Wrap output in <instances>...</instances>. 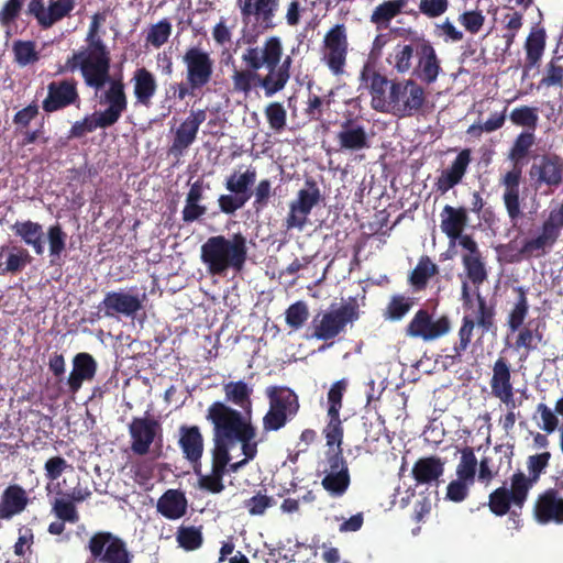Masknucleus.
I'll use <instances>...</instances> for the list:
<instances>
[{
	"instance_id": "57",
	"label": "nucleus",
	"mask_w": 563,
	"mask_h": 563,
	"mask_svg": "<svg viewBox=\"0 0 563 563\" xmlns=\"http://www.w3.org/2000/svg\"><path fill=\"white\" fill-rule=\"evenodd\" d=\"M110 128L102 118L97 113L86 115L81 121H76L69 131V137L80 139L87 133H90L97 129Z\"/></svg>"
},
{
	"instance_id": "27",
	"label": "nucleus",
	"mask_w": 563,
	"mask_h": 563,
	"mask_svg": "<svg viewBox=\"0 0 563 563\" xmlns=\"http://www.w3.org/2000/svg\"><path fill=\"white\" fill-rule=\"evenodd\" d=\"M489 385L492 395L505 404L507 409L516 408L511 383V367L506 357L499 356L495 361Z\"/></svg>"
},
{
	"instance_id": "44",
	"label": "nucleus",
	"mask_w": 563,
	"mask_h": 563,
	"mask_svg": "<svg viewBox=\"0 0 563 563\" xmlns=\"http://www.w3.org/2000/svg\"><path fill=\"white\" fill-rule=\"evenodd\" d=\"M12 229L15 235L20 236L26 245L31 246L36 255H42L44 253V232L40 223L31 220L23 222L18 221Z\"/></svg>"
},
{
	"instance_id": "49",
	"label": "nucleus",
	"mask_w": 563,
	"mask_h": 563,
	"mask_svg": "<svg viewBox=\"0 0 563 563\" xmlns=\"http://www.w3.org/2000/svg\"><path fill=\"white\" fill-rule=\"evenodd\" d=\"M526 68L530 69L538 65L545 48V32L538 30L531 32L525 43Z\"/></svg>"
},
{
	"instance_id": "10",
	"label": "nucleus",
	"mask_w": 563,
	"mask_h": 563,
	"mask_svg": "<svg viewBox=\"0 0 563 563\" xmlns=\"http://www.w3.org/2000/svg\"><path fill=\"white\" fill-rule=\"evenodd\" d=\"M560 234L545 221L542 222L538 234L525 239L521 247L515 252L511 243L501 245L500 249L509 263H518L522 260L540 258L545 256L558 242Z\"/></svg>"
},
{
	"instance_id": "23",
	"label": "nucleus",
	"mask_w": 563,
	"mask_h": 563,
	"mask_svg": "<svg viewBox=\"0 0 563 563\" xmlns=\"http://www.w3.org/2000/svg\"><path fill=\"white\" fill-rule=\"evenodd\" d=\"M99 104L106 106L102 111H96L109 125H114L128 110V96L122 79H112L108 88L99 96Z\"/></svg>"
},
{
	"instance_id": "42",
	"label": "nucleus",
	"mask_w": 563,
	"mask_h": 563,
	"mask_svg": "<svg viewBox=\"0 0 563 563\" xmlns=\"http://www.w3.org/2000/svg\"><path fill=\"white\" fill-rule=\"evenodd\" d=\"M31 261L29 252L19 246L0 247V272L1 275L16 274L21 272Z\"/></svg>"
},
{
	"instance_id": "26",
	"label": "nucleus",
	"mask_w": 563,
	"mask_h": 563,
	"mask_svg": "<svg viewBox=\"0 0 563 563\" xmlns=\"http://www.w3.org/2000/svg\"><path fill=\"white\" fill-rule=\"evenodd\" d=\"M533 517L540 525H563V497L555 488H548L538 495L533 505Z\"/></svg>"
},
{
	"instance_id": "21",
	"label": "nucleus",
	"mask_w": 563,
	"mask_h": 563,
	"mask_svg": "<svg viewBox=\"0 0 563 563\" xmlns=\"http://www.w3.org/2000/svg\"><path fill=\"white\" fill-rule=\"evenodd\" d=\"M142 307V301L137 295L124 291H108L102 301L97 306V312L92 313L91 321L102 317L115 318L119 314L133 317Z\"/></svg>"
},
{
	"instance_id": "14",
	"label": "nucleus",
	"mask_w": 563,
	"mask_h": 563,
	"mask_svg": "<svg viewBox=\"0 0 563 563\" xmlns=\"http://www.w3.org/2000/svg\"><path fill=\"white\" fill-rule=\"evenodd\" d=\"M321 485L333 498H340L346 494L351 485V474L343 450L327 453V468Z\"/></svg>"
},
{
	"instance_id": "43",
	"label": "nucleus",
	"mask_w": 563,
	"mask_h": 563,
	"mask_svg": "<svg viewBox=\"0 0 563 563\" xmlns=\"http://www.w3.org/2000/svg\"><path fill=\"white\" fill-rule=\"evenodd\" d=\"M534 143L536 137L531 132H521L516 137L508 154V158L512 163V168L509 172H519V174L522 175V167L527 163V158Z\"/></svg>"
},
{
	"instance_id": "12",
	"label": "nucleus",
	"mask_w": 563,
	"mask_h": 563,
	"mask_svg": "<svg viewBox=\"0 0 563 563\" xmlns=\"http://www.w3.org/2000/svg\"><path fill=\"white\" fill-rule=\"evenodd\" d=\"M321 191L317 181L308 178L305 187L297 192V197L289 203V212L285 220L288 230H302L307 222L311 210L320 202Z\"/></svg>"
},
{
	"instance_id": "16",
	"label": "nucleus",
	"mask_w": 563,
	"mask_h": 563,
	"mask_svg": "<svg viewBox=\"0 0 563 563\" xmlns=\"http://www.w3.org/2000/svg\"><path fill=\"white\" fill-rule=\"evenodd\" d=\"M77 0H49L45 5L44 0H30L26 14L33 16L42 30L51 29L63 19L70 16Z\"/></svg>"
},
{
	"instance_id": "11",
	"label": "nucleus",
	"mask_w": 563,
	"mask_h": 563,
	"mask_svg": "<svg viewBox=\"0 0 563 563\" xmlns=\"http://www.w3.org/2000/svg\"><path fill=\"white\" fill-rule=\"evenodd\" d=\"M87 549L91 556L100 563H132L133 554L126 543L109 531L93 533Z\"/></svg>"
},
{
	"instance_id": "8",
	"label": "nucleus",
	"mask_w": 563,
	"mask_h": 563,
	"mask_svg": "<svg viewBox=\"0 0 563 563\" xmlns=\"http://www.w3.org/2000/svg\"><path fill=\"white\" fill-rule=\"evenodd\" d=\"M110 56L101 38L91 40L88 55L81 65V76L87 87L101 90L110 78Z\"/></svg>"
},
{
	"instance_id": "7",
	"label": "nucleus",
	"mask_w": 563,
	"mask_h": 563,
	"mask_svg": "<svg viewBox=\"0 0 563 563\" xmlns=\"http://www.w3.org/2000/svg\"><path fill=\"white\" fill-rule=\"evenodd\" d=\"M360 318V307L354 298L312 320L313 336L318 340L329 341L338 336L346 327Z\"/></svg>"
},
{
	"instance_id": "13",
	"label": "nucleus",
	"mask_w": 563,
	"mask_h": 563,
	"mask_svg": "<svg viewBox=\"0 0 563 563\" xmlns=\"http://www.w3.org/2000/svg\"><path fill=\"white\" fill-rule=\"evenodd\" d=\"M451 328V320L446 314L434 320L427 309H419L406 325L405 333L409 338L430 342L446 335Z\"/></svg>"
},
{
	"instance_id": "25",
	"label": "nucleus",
	"mask_w": 563,
	"mask_h": 563,
	"mask_svg": "<svg viewBox=\"0 0 563 563\" xmlns=\"http://www.w3.org/2000/svg\"><path fill=\"white\" fill-rule=\"evenodd\" d=\"M411 34L412 36L408 43L399 42L386 57L387 64L397 74L404 75L412 71L417 57L424 43L426 37L423 35Z\"/></svg>"
},
{
	"instance_id": "35",
	"label": "nucleus",
	"mask_w": 563,
	"mask_h": 563,
	"mask_svg": "<svg viewBox=\"0 0 563 563\" xmlns=\"http://www.w3.org/2000/svg\"><path fill=\"white\" fill-rule=\"evenodd\" d=\"M336 142L341 151L358 152L369 147L364 126L352 120H346L341 124V129L336 133Z\"/></svg>"
},
{
	"instance_id": "52",
	"label": "nucleus",
	"mask_w": 563,
	"mask_h": 563,
	"mask_svg": "<svg viewBox=\"0 0 563 563\" xmlns=\"http://www.w3.org/2000/svg\"><path fill=\"white\" fill-rule=\"evenodd\" d=\"M517 292V300L507 318V325L511 332H516L523 325L529 312V302L526 290L522 287H518Z\"/></svg>"
},
{
	"instance_id": "61",
	"label": "nucleus",
	"mask_w": 563,
	"mask_h": 563,
	"mask_svg": "<svg viewBox=\"0 0 563 563\" xmlns=\"http://www.w3.org/2000/svg\"><path fill=\"white\" fill-rule=\"evenodd\" d=\"M67 234L59 223H55L47 229V241L49 246V256L59 258L66 249ZM54 263V260H52Z\"/></svg>"
},
{
	"instance_id": "45",
	"label": "nucleus",
	"mask_w": 563,
	"mask_h": 563,
	"mask_svg": "<svg viewBox=\"0 0 563 563\" xmlns=\"http://www.w3.org/2000/svg\"><path fill=\"white\" fill-rule=\"evenodd\" d=\"M439 274V267L428 255H422L408 276V283L415 291L427 288L429 280Z\"/></svg>"
},
{
	"instance_id": "20",
	"label": "nucleus",
	"mask_w": 563,
	"mask_h": 563,
	"mask_svg": "<svg viewBox=\"0 0 563 563\" xmlns=\"http://www.w3.org/2000/svg\"><path fill=\"white\" fill-rule=\"evenodd\" d=\"M280 0H236L243 22H254L262 31L277 26L275 18Z\"/></svg>"
},
{
	"instance_id": "5",
	"label": "nucleus",
	"mask_w": 563,
	"mask_h": 563,
	"mask_svg": "<svg viewBox=\"0 0 563 563\" xmlns=\"http://www.w3.org/2000/svg\"><path fill=\"white\" fill-rule=\"evenodd\" d=\"M428 104L426 89L412 78L390 84V104L386 113L397 118L423 114Z\"/></svg>"
},
{
	"instance_id": "41",
	"label": "nucleus",
	"mask_w": 563,
	"mask_h": 563,
	"mask_svg": "<svg viewBox=\"0 0 563 563\" xmlns=\"http://www.w3.org/2000/svg\"><path fill=\"white\" fill-rule=\"evenodd\" d=\"M551 459L550 452H543L534 455H530L527 460L528 475L520 470L514 473L511 476L516 478L528 492L538 483L542 473L549 465Z\"/></svg>"
},
{
	"instance_id": "62",
	"label": "nucleus",
	"mask_w": 563,
	"mask_h": 563,
	"mask_svg": "<svg viewBox=\"0 0 563 563\" xmlns=\"http://www.w3.org/2000/svg\"><path fill=\"white\" fill-rule=\"evenodd\" d=\"M52 512L57 519L64 522L76 523L80 519L76 505L65 498L54 499L52 503Z\"/></svg>"
},
{
	"instance_id": "17",
	"label": "nucleus",
	"mask_w": 563,
	"mask_h": 563,
	"mask_svg": "<svg viewBox=\"0 0 563 563\" xmlns=\"http://www.w3.org/2000/svg\"><path fill=\"white\" fill-rule=\"evenodd\" d=\"M183 62L186 66V79L200 92L213 76L214 60L200 47H189Z\"/></svg>"
},
{
	"instance_id": "53",
	"label": "nucleus",
	"mask_w": 563,
	"mask_h": 563,
	"mask_svg": "<svg viewBox=\"0 0 563 563\" xmlns=\"http://www.w3.org/2000/svg\"><path fill=\"white\" fill-rule=\"evenodd\" d=\"M178 547L185 551H195L203 543L202 528L195 526H180L176 532Z\"/></svg>"
},
{
	"instance_id": "2",
	"label": "nucleus",
	"mask_w": 563,
	"mask_h": 563,
	"mask_svg": "<svg viewBox=\"0 0 563 563\" xmlns=\"http://www.w3.org/2000/svg\"><path fill=\"white\" fill-rule=\"evenodd\" d=\"M247 255V240L242 233H234L231 238L212 235L200 249V260L210 276L223 277L229 269L240 273Z\"/></svg>"
},
{
	"instance_id": "19",
	"label": "nucleus",
	"mask_w": 563,
	"mask_h": 563,
	"mask_svg": "<svg viewBox=\"0 0 563 563\" xmlns=\"http://www.w3.org/2000/svg\"><path fill=\"white\" fill-rule=\"evenodd\" d=\"M80 96L76 79L54 80L47 85V95L42 101V109L46 113L64 110L70 106L79 107Z\"/></svg>"
},
{
	"instance_id": "37",
	"label": "nucleus",
	"mask_w": 563,
	"mask_h": 563,
	"mask_svg": "<svg viewBox=\"0 0 563 563\" xmlns=\"http://www.w3.org/2000/svg\"><path fill=\"white\" fill-rule=\"evenodd\" d=\"M188 509V500L180 489L169 488L158 498L156 510L168 520L183 518Z\"/></svg>"
},
{
	"instance_id": "55",
	"label": "nucleus",
	"mask_w": 563,
	"mask_h": 563,
	"mask_svg": "<svg viewBox=\"0 0 563 563\" xmlns=\"http://www.w3.org/2000/svg\"><path fill=\"white\" fill-rule=\"evenodd\" d=\"M12 52L14 62L21 67L35 64L40 60V53L36 49V43L34 41L18 40L13 43Z\"/></svg>"
},
{
	"instance_id": "1",
	"label": "nucleus",
	"mask_w": 563,
	"mask_h": 563,
	"mask_svg": "<svg viewBox=\"0 0 563 563\" xmlns=\"http://www.w3.org/2000/svg\"><path fill=\"white\" fill-rule=\"evenodd\" d=\"M284 55L282 40L269 36L263 45L250 46L243 52L241 59L244 69H235L232 74L233 89L249 95L254 88L264 89L266 97L282 91L290 79L291 57Z\"/></svg>"
},
{
	"instance_id": "50",
	"label": "nucleus",
	"mask_w": 563,
	"mask_h": 563,
	"mask_svg": "<svg viewBox=\"0 0 563 563\" xmlns=\"http://www.w3.org/2000/svg\"><path fill=\"white\" fill-rule=\"evenodd\" d=\"M408 0H389L378 4L372 15L371 22L387 26L391 19L397 16L407 5Z\"/></svg>"
},
{
	"instance_id": "24",
	"label": "nucleus",
	"mask_w": 563,
	"mask_h": 563,
	"mask_svg": "<svg viewBox=\"0 0 563 563\" xmlns=\"http://www.w3.org/2000/svg\"><path fill=\"white\" fill-rule=\"evenodd\" d=\"M162 426L153 417H134L129 424L131 450L137 455H145L157 435H161Z\"/></svg>"
},
{
	"instance_id": "47",
	"label": "nucleus",
	"mask_w": 563,
	"mask_h": 563,
	"mask_svg": "<svg viewBox=\"0 0 563 563\" xmlns=\"http://www.w3.org/2000/svg\"><path fill=\"white\" fill-rule=\"evenodd\" d=\"M198 131L183 121L175 131L172 145L168 148V155L179 158L194 144Z\"/></svg>"
},
{
	"instance_id": "51",
	"label": "nucleus",
	"mask_w": 563,
	"mask_h": 563,
	"mask_svg": "<svg viewBox=\"0 0 563 563\" xmlns=\"http://www.w3.org/2000/svg\"><path fill=\"white\" fill-rule=\"evenodd\" d=\"M256 180V170L255 168H247L243 174L238 175L233 173L225 179V189L231 194L240 195V196H250L249 192L251 186L254 185Z\"/></svg>"
},
{
	"instance_id": "15",
	"label": "nucleus",
	"mask_w": 563,
	"mask_h": 563,
	"mask_svg": "<svg viewBox=\"0 0 563 563\" xmlns=\"http://www.w3.org/2000/svg\"><path fill=\"white\" fill-rule=\"evenodd\" d=\"M349 41L344 24H335L324 35L322 60L333 75H342L346 63Z\"/></svg>"
},
{
	"instance_id": "28",
	"label": "nucleus",
	"mask_w": 563,
	"mask_h": 563,
	"mask_svg": "<svg viewBox=\"0 0 563 563\" xmlns=\"http://www.w3.org/2000/svg\"><path fill=\"white\" fill-rule=\"evenodd\" d=\"M441 70V62L437 55L435 48L432 43L426 38L411 74L421 82L431 85L437 81Z\"/></svg>"
},
{
	"instance_id": "54",
	"label": "nucleus",
	"mask_w": 563,
	"mask_h": 563,
	"mask_svg": "<svg viewBox=\"0 0 563 563\" xmlns=\"http://www.w3.org/2000/svg\"><path fill=\"white\" fill-rule=\"evenodd\" d=\"M413 299L404 295H394L383 311L385 320L400 321L412 308Z\"/></svg>"
},
{
	"instance_id": "63",
	"label": "nucleus",
	"mask_w": 563,
	"mask_h": 563,
	"mask_svg": "<svg viewBox=\"0 0 563 563\" xmlns=\"http://www.w3.org/2000/svg\"><path fill=\"white\" fill-rule=\"evenodd\" d=\"M462 263L468 279L474 285H482L487 279V272L482 261V256H463Z\"/></svg>"
},
{
	"instance_id": "40",
	"label": "nucleus",
	"mask_w": 563,
	"mask_h": 563,
	"mask_svg": "<svg viewBox=\"0 0 563 563\" xmlns=\"http://www.w3.org/2000/svg\"><path fill=\"white\" fill-rule=\"evenodd\" d=\"M467 220V211L464 207L454 208L446 205L441 212L440 228L451 241H455L462 235Z\"/></svg>"
},
{
	"instance_id": "31",
	"label": "nucleus",
	"mask_w": 563,
	"mask_h": 563,
	"mask_svg": "<svg viewBox=\"0 0 563 563\" xmlns=\"http://www.w3.org/2000/svg\"><path fill=\"white\" fill-rule=\"evenodd\" d=\"M521 178L522 175L519 172H507L500 179V184L505 188L503 201L512 227H516L523 216L521 210L522 199L520 198Z\"/></svg>"
},
{
	"instance_id": "56",
	"label": "nucleus",
	"mask_w": 563,
	"mask_h": 563,
	"mask_svg": "<svg viewBox=\"0 0 563 563\" xmlns=\"http://www.w3.org/2000/svg\"><path fill=\"white\" fill-rule=\"evenodd\" d=\"M328 415V423L323 429V434L327 441V445L329 448L336 446L333 452H339L342 449L343 442V427L342 421L340 419V413H327Z\"/></svg>"
},
{
	"instance_id": "46",
	"label": "nucleus",
	"mask_w": 563,
	"mask_h": 563,
	"mask_svg": "<svg viewBox=\"0 0 563 563\" xmlns=\"http://www.w3.org/2000/svg\"><path fill=\"white\" fill-rule=\"evenodd\" d=\"M544 323L541 321H529L526 325H522L518 331V335L515 342L517 350L525 349L527 354L538 349V345L543 341Z\"/></svg>"
},
{
	"instance_id": "33",
	"label": "nucleus",
	"mask_w": 563,
	"mask_h": 563,
	"mask_svg": "<svg viewBox=\"0 0 563 563\" xmlns=\"http://www.w3.org/2000/svg\"><path fill=\"white\" fill-rule=\"evenodd\" d=\"M234 435L239 443L241 444L243 459L233 463H231V461L229 462V474L238 473L240 470L245 467L251 461H253L258 453L260 441L256 440L257 429L252 421H247V424L243 432H239V430H235Z\"/></svg>"
},
{
	"instance_id": "48",
	"label": "nucleus",
	"mask_w": 563,
	"mask_h": 563,
	"mask_svg": "<svg viewBox=\"0 0 563 563\" xmlns=\"http://www.w3.org/2000/svg\"><path fill=\"white\" fill-rule=\"evenodd\" d=\"M497 454H500V464L495 466L490 457L484 456L479 462L478 479L488 484L501 468L503 462L508 470L511 464V454L509 455V446L498 445L495 448Z\"/></svg>"
},
{
	"instance_id": "30",
	"label": "nucleus",
	"mask_w": 563,
	"mask_h": 563,
	"mask_svg": "<svg viewBox=\"0 0 563 563\" xmlns=\"http://www.w3.org/2000/svg\"><path fill=\"white\" fill-rule=\"evenodd\" d=\"M178 445L181 449L184 457L192 464L196 475H199L197 466L201 467V457L203 454V437L199 427L180 426Z\"/></svg>"
},
{
	"instance_id": "32",
	"label": "nucleus",
	"mask_w": 563,
	"mask_h": 563,
	"mask_svg": "<svg viewBox=\"0 0 563 563\" xmlns=\"http://www.w3.org/2000/svg\"><path fill=\"white\" fill-rule=\"evenodd\" d=\"M31 504L27 490L19 484H9L0 494V520H11Z\"/></svg>"
},
{
	"instance_id": "34",
	"label": "nucleus",
	"mask_w": 563,
	"mask_h": 563,
	"mask_svg": "<svg viewBox=\"0 0 563 563\" xmlns=\"http://www.w3.org/2000/svg\"><path fill=\"white\" fill-rule=\"evenodd\" d=\"M225 405L232 404L242 409L240 411L244 418L252 421L253 409V387L244 380L228 382L223 384Z\"/></svg>"
},
{
	"instance_id": "58",
	"label": "nucleus",
	"mask_w": 563,
	"mask_h": 563,
	"mask_svg": "<svg viewBox=\"0 0 563 563\" xmlns=\"http://www.w3.org/2000/svg\"><path fill=\"white\" fill-rule=\"evenodd\" d=\"M477 464L478 462L473 449L470 446L464 448L462 450L460 463L456 467L457 477L470 482V484H473L475 479Z\"/></svg>"
},
{
	"instance_id": "29",
	"label": "nucleus",
	"mask_w": 563,
	"mask_h": 563,
	"mask_svg": "<svg viewBox=\"0 0 563 563\" xmlns=\"http://www.w3.org/2000/svg\"><path fill=\"white\" fill-rule=\"evenodd\" d=\"M472 161L470 148L462 150L451 165L443 169L434 183V188L441 195L459 185L465 176Z\"/></svg>"
},
{
	"instance_id": "60",
	"label": "nucleus",
	"mask_w": 563,
	"mask_h": 563,
	"mask_svg": "<svg viewBox=\"0 0 563 563\" xmlns=\"http://www.w3.org/2000/svg\"><path fill=\"white\" fill-rule=\"evenodd\" d=\"M264 113L273 131L280 133L285 130L287 124V111L280 102L274 101L268 103L265 107Z\"/></svg>"
},
{
	"instance_id": "39",
	"label": "nucleus",
	"mask_w": 563,
	"mask_h": 563,
	"mask_svg": "<svg viewBox=\"0 0 563 563\" xmlns=\"http://www.w3.org/2000/svg\"><path fill=\"white\" fill-rule=\"evenodd\" d=\"M444 473V461L431 455L420 457L412 466L411 474L417 485H431L438 482Z\"/></svg>"
},
{
	"instance_id": "4",
	"label": "nucleus",
	"mask_w": 563,
	"mask_h": 563,
	"mask_svg": "<svg viewBox=\"0 0 563 563\" xmlns=\"http://www.w3.org/2000/svg\"><path fill=\"white\" fill-rule=\"evenodd\" d=\"M264 394L268 401V409L262 418L263 432H277L298 415L299 397L290 387L284 385L267 386Z\"/></svg>"
},
{
	"instance_id": "36",
	"label": "nucleus",
	"mask_w": 563,
	"mask_h": 563,
	"mask_svg": "<svg viewBox=\"0 0 563 563\" xmlns=\"http://www.w3.org/2000/svg\"><path fill=\"white\" fill-rule=\"evenodd\" d=\"M97 372V362L89 353L81 352L73 360V369L67 385L71 394H76L86 380H92Z\"/></svg>"
},
{
	"instance_id": "22",
	"label": "nucleus",
	"mask_w": 563,
	"mask_h": 563,
	"mask_svg": "<svg viewBox=\"0 0 563 563\" xmlns=\"http://www.w3.org/2000/svg\"><path fill=\"white\" fill-rule=\"evenodd\" d=\"M529 176L537 187L559 188L563 184V157L555 153L541 155L533 161Z\"/></svg>"
},
{
	"instance_id": "59",
	"label": "nucleus",
	"mask_w": 563,
	"mask_h": 563,
	"mask_svg": "<svg viewBox=\"0 0 563 563\" xmlns=\"http://www.w3.org/2000/svg\"><path fill=\"white\" fill-rule=\"evenodd\" d=\"M172 23L167 19H162L157 23L150 26L146 34V43L155 48H159L167 43L172 34Z\"/></svg>"
},
{
	"instance_id": "9",
	"label": "nucleus",
	"mask_w": 563,
	"mask_h": 563,
	"mask_svg": "<svg viewBox=\"0 0 563 563\" xmlns=\"http://www.w3.org/2000/svg\"><path fill=\"white\" fill-rule=\"evenodd\" d=\"M495 314V307L488 305L486 299L478 294L476 317L473 318L472 316L465 314L462 318L461 327L457 332L459 340L453 346V358L461 361L462 355L472 342L475 325L481 328L483 333L494 328Z\"/></svg>"
},
{
	"instance_id": "3",
	"label": "nucleus",
	"mask_w": 563,
	"mask_h": 563,
	"mask_svg": "<svg viewBox=\"0 0 563 563\" xmlns=\"http://www.w3.org/2000/svg\"><path fill=\"white\" fill-rule=\"evenodd\" d=\"M206 419L213 426L214 445L211 451V462L229 464L231 461L230 448L239 443L234 431L243 432L249 419L223 401L212 402L208 407Z\"/></svg>"
},
{
	"instance_id": "38",
	"label": "nucleus",
	"mask_w": 563,
	"mask_h": 563,
	"mask_svg": "<svg viewBox=\"0 0 563 563\" xmlns=\"http://www.w3.org/2000/svg\"><path fill=\"white\" fill-rule=\"evenodd\" d=\"M131 81L136 103L150 107L157 90L154 74L145 67H140L134 70Z\"/></svg>"
},
{
	"instance_id": "64",
	"label": "nucleus",
	"mask_w": 563,
	"mask_h": 563,
	"mask_svg": "<svg viewBox=\"0 0 563 563\" xmlns=\"http://www.w3.org/2000/svg\"><path fill=\"white\" fill-rule=\"evenodd\" d=\"M286 323L294 330L300 329L309 318V309L305 301L291 303L285 312Z\"/></svg>"
},
{
	"instance_id": "18",
	"label": "nucleus",
	"mask_w": 563,
	"mask_h": 563,
	"mask_svg": "<svg viewBox=\"0 0 563 563\" xmlns=\"http://www.w3.org/2000/svg\"><path fill=\"white\" fill-rule=\"evenodd\" d=\"M360 80L371 96V107L378 112L386 113L390 104V84L395 80H389L387 76L368 63L361 70Z\"/></svg>"
},
{
	"instance_id": "6",
	"label": "nucleus",
	"mask_w": 563,
	"mask_h": 563,
	"mask_svg": "<svg viewBox=\"0 0 563 563\" xmlns=\"http://www.w3.org/2000/svg\"><path fill=\"white\" fill-rule=\"evenodd\" d=\"M529 492L512 476L510 487L505 484L494 489L488 496L487 506L497 517L509 515L511 528L519 530L522 527V509L528 500Z\"/></svg>"
}]
</instances>
